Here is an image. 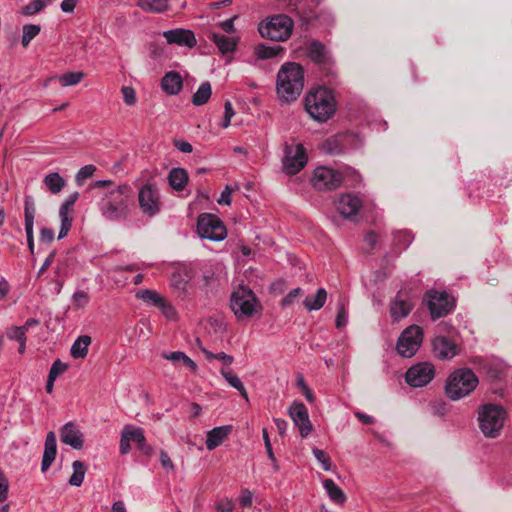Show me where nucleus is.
Returning <instances> with one entry per match:
<instances>
[{"label": "nucleus", "instance_id": "1", "mask_svg": "<svg viewBox=\"0 0 512 512\" xmlns=\"http://www.w3.org/2000/svg\"><path fill=\"white\" fill-rule=\"evenodd\" d=\"M94 188H107L99 202L102 215L111 221L124 220L128 216L132 201V190L129 185H115L111 180H98Z\"/></svg>", "mask_w": 512, "mask_h": 512}, {"label": "nucleus", "instance_id": "2", "mask_svg": "<svg viewBox=\"0 0 512 512\" xmlns=\"http://www.w3.org/2000/svg\"><path fill=\"white\" fill-rule=\"evenodd\" d=\"M304 88V70L295 62L284 63L276 80V91L281 102L295 101Z\"/></svg>", "mask_w": 512, "mask_h": 512}, {"label": "nucleus", "instance_id": "3", "mask_svg": "<svg viewBox=\"0 0 512 512\" xmlns=\"http://www.w3.org/2000/svg\"><path fill=\"white\" fill-rule=\"evenodd\" d=\"M304 106L312 119L322 123L334 115L337 103L331 89L319 86L309 90L305 96Z\"/></svg>", "mask_w": 512, "mask_h": 512}, {"label": "nucleus", "instance_id": "4", "mask_svg": "<svg viewBox=\"0 0 512 512\" xmlns=\"http://www.w3.org/2000/svg\"><path fill=\"white\" fill-rule=\"evenodd\" d=\"M479 383L478 377L470 368H459L454 370L447 378L445 394L452 400L457 401L470 395Z\"/></svg>", "mask_w": 512, "mask_h": 512}, {"label": "nucleus", "instance_id": "5", "mask_svg": "<svg viewBox=\"0 0 512 512\" xmlns=\"http://www.w3.org/2000/svg\"><path fill=\"white\" fill-rule=\"evenodd\" d=\"M293 28V20L285 14L269 16L258 25L261 37L275 42H284L289 39Z\"/></svg>", "mask_w": 512, "mask_h": 512}, {"label": "nucleus", "instance_id": "6", "mask_svg": "<svg viewBox=\"0 0 512 512\" xmlns=\"http://www.w3.org/2000/svg\"><path fill=\"white\" fill-rule=\"evenodd\" d=\"M506 417L507 414L503 407L496 404H484L478 411L479 428L486 437L496 438L503 428Z\"/></svg>", "mask_w": 512, "mask_h": 512}, {"label": "nucleus", "instance_id": "7", "mask_svg": "<svg viewBox=\"0 0 512 512\" xmlns=\"http://www.w3.org/2000/svg\"><path fill=\"white\" fill-rule=\"evenodd\" d=\"M230 306L239 320L251 318L262 308L255 293L244 286H240L232 293Z\"/></svg>", "mask_w": 512, "mask_h": 512}, {"label": "nucleus", "instance_id": "8", "mask_svg": "<svg viewBox=\"0 0 512 512\" xmlns=\"http://www.w3.org/2000/svg\"><path fill=\"white\" fill-rule=\"evenodd\" d=\"M308 156L301 143L295 145L286 143L282 158V170L286 175L292 176L300 172L307 164Z\"/></svg>", "mask_w": 512, "mask_h": 512}, {"label": "nucleus", "instance_id": "9", "mask_svg": "<svg viewBox=\"0 0 512 512\" xmlns=\"http://www.w3.org/2000/svg\"><path fill=\"white\" fill-rule=\"evenodd\" d=\"M197 232L203 239L222 241L227 236V230L220 218L214 214L203 213L197 219Z\"/></svg>", "mask_w": 512, "mask_h": 512}, {"label": "nucleus", "instance_id": "10", "mask_svg": "<svg viewBox=\"0 0 512 512\" xmlns=\"http://www.w3.org/2000/svg\"><path fill=\"white\" fill-rule=\"evenodd\" d=\"M423 341V331L420 326L412 325L406 328L397 341V351L403 357H412L419 350Z\"/></svg>", "mask_w": 512, "mask_h": 512}, {"label": "nucleus", "instance_id": "11", "mask_svg": "<svg viewBox=\"0 0 512 512\" xmlns=\"http://www.w3.org/2000/svg\"><path fill=\"white\" fill-rule=\"evenodd\" d=\"M427 306L433 319L451 313L455 300L446 291L430 290L426 294Z\"/></svg>", "mask_w": 512, "mask_h": 512}, {"label": "nucleus", "instance_id": "12", "mask_svg": "<svg viewBox=\"0 0 512 512\" xmlns=\"http://www.w3.org/2000/svg\"><path fill=\"white\" fill-rule=\"evenodd\" d=\"M435 377L434 365L430 362H420L411 366L405 373L406 383L413 388L428 385Z\"/></svg>", "mask_w": 512, "mask_h": 512}, {"label": "nucleus", "instance_id": "13", "mask_svg": "<svg viewBox=\"0 0 512 512\" xmlns=\"http://www.w3.org/2000/svg\"><path fill=\"white\" fill-rule=\"evenodd\" d=\"M311 182L317 190H333L341 184L342 175L332 168L320 166L314 170Z\"/></svg>", "mask_w": 512, "mask_h": 512}, {"label": "nucleus", "instance_id": "14", "mask_svg": "<svg viewBox=\"0 0 512 512\" xmlns=\"http://www.w3.org/2000/svg\"><path fill=\"white\" fill-rule=\"evenodd\" d=\"M138 202L144 214L148 216L156 215L161 207L159 190L153 184H145L139 190Z\"/></svg>", "mask_w": 512, "mask_h": 512}, {"label": "nucleus", "instance_id": "15", "mask_svg": "<svg viewBox=\"0 0 512 512\" xmlns=\"http://www.w3.org/2000/svg\"><path fill=\"white\" fill-rule=\"evenodd\" d=\"M288 414L294 425L299 428L301 437L306 438L313 429L306 406L301 402H293L288 409Z\"/></svg>", "mask_w": 512, "mask_h": 512}, {"label": "nucleus", "instance_id": "16", "mask_svg": "<svg viewBox=\"0 0 512 512\" xmlns=\"http://www.w3.org/2000/svg\"><path fill=\"white\" fill-rule=\"evenodd\" d=\"M163 37L168 44H176L187 48H193L197 45V40L193 31L189 29L176 28L163 32Z\"/></svg>", "mask_w": 512, "mask_h": 512}, {"label": "nucleus", "instance_id": "17", "mask_svg": "<svg viewBox=\"0 0 512 512\" xmlns=\"http://www.w3.org/2000/svg\"><path fill=\"white\" fill-rule=\"evenodd\" d=\"M361 206L362 200L352 193L341 195L336 202L337 211L347 219L356 216Z\"/></svg>", "mask_w": 512, "mask_h": 512}, {"label": "nucleus", "instance_id": "18", "mask_svg": "<svg viewBox=\"0 0 512 512\" xmlns=\"http://www.w3.org/2000/svg\"><path fill=\"white\" fill-rule=\"evenodd\" d=\"M434 356L440 360H448L457 354V346L445 336H436L432 341Z\"/></svg>", "mask_w": 512, "mask_h": 512}, {"label": "nucleus", "instance_id": "19", "mask_svg": "<svg viewBox=\"0 0 512 512\" xmlns=\"http://www.w3.org/2000/svg\"><path fill=\"white\" fill-rule=\"evenodd\" d=\"M413 308V303L409 297L402 292H398L390 304V313L393 321H400L409 315Z\"/></svg>", "mask_w": 512, "mask_h": 512}, {"label": "nucleus", "instance_id": "20", "mask_svg": "<svg viewBox=\"0 0 512 512\" xmlns=\"http://www.w3.org/2000/svg\"><path fill=\"white\" fill-rule=\"evenodd\" d=\"M79 197L78 192H74L68 196L65 202L61 205L59 209V217L61 220V228L59 231L58 239L64 238L72 226V218L69 216V210L75 204Z\"/></svg>", "mask_w": 512, "mask_h": 512}, {"label": "nucleus", "instance_id": "21", "mask_svg": "<svg viewBox=\"0 0 512 512\" xmlns=\"http://www.w3.org/2000/svg\"><path fill=\"white\" fill-rule=\"evenodd\" d=\"M60 440L76 450L83 447V434L73 422H68L62 427L60 430Z\"/></svg>", "mask_w": 512, "mask_h": 512}, {"label": "nucleus", "instance_id": "22", "mask_svg": "<svg viewBox=\"0 0 512 512\" xmlns=\"http://www.w3.org/2000/svg\"><path fill=\"white\" fill-rule=\"evenodd\" d=\"M57 454V441L55 433L50 431L45 440L44 453L42 457L41 470L45 472L49 469L51 464L56 458Z\"/></svg>", "mask_w": 512, "mask_h": 512}, {"label": "nucleus", "instance_id": "23", "mask_svg": "<svg viewBox=\"0 0 512 512\" xmlns=\"http://www.w3.org/2000/svg\"><path fill=\"white\" fill-rule=\"evenodd\" d=\"M183 87L181 75L176 71L167 72L161 79V88L169 95H177Z\"/></svg>", "mask_w": 512, "mask_h": 512}, {"label": "nucleus", "instance_id": "24", "mask_svg": "<svg viewBox=\"0 0 512 512\" xmlns=\"http://www.w3.org/2000/svg\"><path fill=\"white\" fill-rule=\"evenodd\" d=\"M232 430L231 425L218 426L207 433L206 447L208 450H214L228 437Z\"/></svg>", "mask_w": 512, "mask_h": 512}, {"label": "nucleus", "instance_id": "25", "mask_svg": "<svg viewBox=\"0 0 512 512\" xmlns=\"http://www.w3.org/2000/svg\"><path fill=\"white\" fill-rule=\"evenodd\" d=\"M124 431L126 432L128 439L137 444L139 450L144 452L145 454H150L152 448L150 445L146 444V438L144 435V430L141 427H134L132 425H125Z\"/></svg>", "mask_w": 512, "mask_h": 512}, {"label": "nucleus", "instance_id": "26", "mask_svg": "<svg viewBox=\"0 0 512 512\" xmlns=\"http://www.w3.org/2000/svg\"><path fill=\"white\" fill-rule=\"evenodd\" d=\"M169 185L175 191H183L188 183V173L185 169L176 167L170 170L168 174Z\"/></svg>", "mask_w": 512, "mask_h": 512}, {"label": "nucleus", "instance_id": "27", "mask_svg": "<svg viewBox=\"0 0 512 512\" xmlns=\"http://www.w3.org/2000/svg\"><path fill=\"white\" fill-rule=\"evenodd\" d=\"M308 57L317 64H326L329 56L326 47L319 41H312L307 47Z\"/></svg>", "mask_w": 512, "mask_h": 512}, {"label": "nucleus", "instance_id": "28", "mask_svg": "<svg viewBox=\"0 0 512 512\" xmlns=\"http://www.w3.org/2000/svg\"><path fill=\"white\" fill-rule=\"evenodd\" d=\"M327 301V291L324 288L317 289L314 295H308L303 305L307 311H318L320 310Z\"/></svg>", "mask_w": 512, "mask_h": 512}, {"label": "nucleus", "instance_id": "29", "mask_svg": "<svg viewBox=\"0 0 512 512\" xmlns=\"http://www.w3.org/2000/svg\"><path fill=\"white\" fill-rule=\"evenodd\" d=\"M322 484L331 501L340 505L346 502L345 493L332 479H325Z\"/></svg>", "mask_w": 512, "mask_h": 512}, {"label": "nucleus", "instance_id": "30", "mask_svg": "<svg viewBox=\"0 0 512 512\" xmlns=\"http://www.w3.org/2000/svg\"><path fill=\"white\" fill-rule=\"evenodd\" d=\"M43 184L51 194H58L66 185V180L57 172H50L43 178Z\"/></svg>", "mask_w": 512, "mask_h": 512}, {"label": "nucleus", "instance_id": "31", "mask_svg": "<svg viewBox=\"0 0 512 512\" xmlns=\"http://www.w3.org/2000/svg\"><path fill=\"white\" fill-rule=\"evenodd\" d=\"M91 344V337L88 335L79 336L71 346L70 353L75 359L85 358L88 354V347Z\"/></svg>", "mask_w": 512, "mask_h": 512}, {"label": "nucleus", "instance_id": "32", "mask_svg": "<svg viewBox=\"0 0 512 512\" xmlns=\"http://www.w3.org/2000/svg\"><path fill=\"white\" fill-rule=\"evenodd\" d=\"M212 40L222 54L233 52L237 45V41L234 37L219 33H213Z\"/></svg>", "mask_w": 512, "mask_h": 512}, {"label": "nucleus", "instance_id": "33", "mask_svg": "<svg viewBox=\"0 0 512 512\" xmlns=\"http://www.w3.org/2000/svg\"><path fill=\"white\" fill-rule=\"evenodd\" d=\"M137 6L149 13H163L165 12L169 7V1L168 0H138Z\"/></svg>", "mask_w": 512, "mask_h": 512}, {"label": "nucleus", "instance_id": "34", "mask_svg": "<svg viewBox=\"0 0 512 512\" xmlns=\"http://www.w3.org/2000/svg\"><path fill=\"white\" fill-rule=\"evenodd\" d=\"M220 374L222 375V377L227 381V383L231 387H233L240 393V395L246 401L249 400L246 388H245L244 384L242 383V381L240 380V378L236 374H234L233 372L226 370V369H221Z\"/></svg>", "mask_w": 512, "mask_h": 512}, {"label": "nucleus", "instance_id": "35", "mask_svg": "<svg viewBox=\"0 0 512 512\" xmlns=\"http://www.w3.org/2000/svg\"><path fill=\"white\" fill-rule=\"evenodd\" d=\"M284 49L280 45L259 44L255 47V55L258 59H272L277 57Z\"/></svg>", "mask_w": 512, "mask_h": 512}, {"label": "nucleus", "instance_id": "36", "mask_svg": "<svg viewBox=\"0 0 512 512\" xmlns=\"http://www.w3.org/2000/svg\"><path fill=\"white\" fill-rule=\"evenodd\" d=\"M212 94L211 84L208 81L201 83L197 91L192 96V103L195 106H201L208 102Z\"/></svg>", "mask_w": 512, "mask_h": 512}, {"label": "nucleus", "instance_id": "37", "mask_svg": "<svg viewBox=\"0 0 512 512\" xmlns=\"http://www.w3.org/2000/svg\"><path fill=\"white\" fill-rule=\"evenodd\" d=\"M163 357L173 363L182 362L191 371L197 369V364L182 351L166 352L163 353Z\"/></svg>", "mask_w": 512, "mask_h": 512}, {"label": "nucleus", "instance_id": "38", "mask_svg": "<svg viewBox=\"0 0 512 512\" xmlns=\"http://www.w3.org/2000/svg\"><path fill=\"white\" fill-rule=\"evenodd\" d=\"M191 278L192 276L190 271L184 268L173 273L171 277V285L177 290L184 291Z\"/></svg>", "mask_w": 512, "mask_h": 512}, {"label": "nucleus", "instance_id": "39", "mask_svg": "<svg viewBox=\"0 0 512 512\" xmlns=\"http://www.w3.org/2000/svg\"><path fill=\"white\" fill-rule=\"evenodd\" d=\"M73 473L68 481L71 486L80 487L83 483L86 467L83 462L76 460L72 463Z\"/></svg>", "mask_w": 512, "mask_h": 512}, {"label": "nucleus", "instance_id": "40", "mask_svg": "<svg viewBox=\"0 0 512 512\" xmlns=\"http://www.w3.org/2000/svg\"><path fill=\"white\" fill-rule=\"evenodd\" d=\"M50 3L51 0H33L21 7L20 13L24 16H33L44 10Z\"/></svg>", "mask_w": 512, "mask_h": 512}, {"label": "nucleus", "instance_id": "41", "mask_svg": "<svg viewBox=\"0 0 512 512\" xmlns=\"http://www.w3.org/2000/svg\"><path fill=\"white\" fill-rule=\"evenodd\" d=\"M136 297L143 302L156 306L157 308L159 307L161 301L164 299L158 292L150 289H141L137 291Z\"/></svg>", "mask_w": 512, "mask_h": 512}, {"label": "nucleus", "instance_id": "42", "mask_svg": "<svg viewBox=\"0 0 512 512\" xmlns=\"http://www.w3.org/2000/svg\"><path fill=\"white\" fill-rule=\"evenodd\" d=\"M21 44L23 47H27L30 42L40 33L41 28L36 24H26L22 29Z\"/></svg>", "mask_w": 512, "mask_h": 512}, {"label": "nucleus", "instance_id": "43", "mask_svg": "<svg viewBox=\"0 0 512 512\" xmlns=\"http://www.w3.org/2000/svg\"><path fill=\"white\" fill-rule=\"evenodd\" d=\"M413 241V236L409 231H398L394 235V244L400 250L407 249Z\"/></svg>", "mask_w": 512, "mask_h": 512}, {"label": "nucleus", "instance_id": "44", "mask_svg": "<svg viewBox=\"0 0 512 512\" xmlns=\"http://www.w3.org/2000/svg\"><path fill=\"white\" fill-rule=\"evenodd\" d=\"M84 77L82 72H67L58 77L59 82L63 87L73 86L78 84Z\"/></svg>", "mask_w": 512, "mask_h": 512}, {"label": "nucleus", "instance_id": "45", "mask_svg": "<svg viewBox=\"0 0 512 512\" xmlns=\"http://www.w3.org/2000/svg\"><path fill=\"white\" fill-rule=\"evenodd\" d=\"M322 150L326 154L337 155L343 152V148L336 137H331L325 140L322 145Z\"/></svg>", "mask_w": 512, "mask_h": 512}, {"label": "nucleus", "instance_id": "46", "mask_svg": "<svg viewBox=\"0 0 512 512\" xmlns=\"http://www.w3.org/2000/svg\"><path fill=\"white\" fill-rule=\"evenodd\" d=\"M36 213L35 201L31 195H26L24 199L25 221H34Z\"/></svg>", "mask_w": 512, "mask_h": 512}, {"label": "nucleus", "instance_id": "47", "mask_svg": "<svg viewBox=\"0 0 512 512\" xmlns=\"http://www.w3.org/2000/svg\"><path fill=\"white\" fill-rule=\"evenodd\" d=\"M68 369V365L60 359H56L49 370L48 378L56 380L61 374Z\"/></svg>", "mask_w": 512, "mask_h": 512}, {"label": "nucleus", "instance_id": "48", "mask_svg": "<svg viewBox=\"0 0 512 512\" xmlns=\"http://www.w3.org/2000/svg\"><path fill=\"white\" fill-rule=\"evenodd\" d=\"M26 334L27 332L21 326H13L6 332L10 340L17 341L18 343L27 340Z\"/></svg>", "mask_w": 512, "mask_h": 512}, {"label": "nucleus", "instance_id": "49", "mask_svg": "<svg viewBox=\"0 0 512 512\" xmlns=\"http://www.w3.org/2000/svg\"><path fill=\"white\" fill-rule=\"evenodd\" d=\"M430 411L433 415L442 417L447 412V404L442 399H436L429 403Z\"/></svg>", "mask_w": 512, "mask_h": 512}, {"label": "nucleus", "instance_id": "50", "mask_svg": "<svg viewBox=\"0 0 512 512\" xmlns=\"http://www.w3.org/2000/svg\"><path fill=\"white\" fill-rule=\"evenodd\" d=\"M312 453L325 471L331 470V459L323 450L314 448Z\"/></svg>", "mask_w": 512, "mask_h": 512}, {"label": "nucleus", "instance_id": "51", "mask_svg": "<svg viewBox=\"0 0 512 512\" xmlns=\"http://www.w3.org/2000/svg\"><path fill=\"white\" fill-rule=\"evenodd\" d=\"M162 314L168 319V320H176L177 319V311L175 307L167 302L165 299H163L158 307Z\"/></svg>", "mask_w": 512, "mask_h": 512}, {"label": "nucleus", "instance_id": "52", "mask_svg": "<svg viewBox=\"0 0 512 512\" xmlns=\"http://www.w3.org/2000/svg\"><path fill=\"white\" fill-rule=\"evenodd\" d=\"M96 170V167L92 164L85 165L79 169L76 174V182L78 185H82L83 181L90 178Z\"/></svg>", "mask_w": 512, "mask_h": 512}, {"label": "nucleus", "instance_id": "53", "mask_svg": "<svg viewBox=\"0 0 512 512\" xmlns=\"http://www.w3.org/2000/svg\"><path fill=\"white\" fill-rule=\"evenodd\" d=\"M338 311L336 316V327L342 328L345 327L348 322V315L345 310V305L343 301H339L338 303Z\"/></svg>", "mask_w": 512, "mask_h": 512}, {"label": "nucleus", "instance_id": "54", "mask_svg": "<svg viewBox=\"0 0 512 512\" xmlns=\"http://www.w3.org/2000/svg\"><path fill=\"white\" fill-rule=\"evenodd\" d=\"M235 112L232 106V103L230 101H226L224 103V117L221 122L222 128H228L231 122L232 117L234 116Z\"/></svg>", "mask_w": 512, "mask_h": 512}, {"label": "nucleus", "instance_id": "55", "mask_svg": "<svg viewBox=\"0 0 512 512\" xmlns=\"http://www.w3.org/2000/svg\"><path fill=\"white\" fill-rule=\"evenodd\" d=\"M121 92L123 95V100L126 105H134L136 103V93L135 90L130 86H123L121 88Z\"/></svg>", "mask_w": 512, "mask_h": 512}, {"label": "nucleus", "instance_id": "56", "mask_svg": "<svg viewBox=\"0 0 512 512\" xmlns=\"http://www.w3.org/2000/svg\"><path fill=\"white\" fill-rule=\"evenodd\" d=\"M215 508L219 512H232L234 510V502L230 498H223L216 502Z\"/></svg>", "mask_w": 512, "mask_h": 512}, {"label": "nucleus", "instance_id": "57", "mask_svg": "<svg viewBox=\"0 0 512 512\" xmlns=\"http://www.w3.org/2000/svg\"><path fill=\"white\" fill-rule=\"evenodd\" d=\"M72 299L77 307H84L88 304L89 296L84 291H76L73 294Z\"/></svg>", "mask_w": 512, "mask_h": 512}, {"label": "nucleus", "instance_id": "58", "mask_svg": "<svg viewBox=\"0 0 512 512\" xmlns=\"http://www.w3.org/2000/svg\"><path fill=\"white\" fill-rule=\"evenodd\" d=\"M302 293V289L301 288H294L292 289L281 301V305L283 307H287L289 305H291L294 300L299 297Z\"/></svg>", "mask_w": 512, "mask_h": 512}, {"label": "nucleus", "instance_id": "59", "mask_svg": "<svg viewBox=\"0 0 512 512\" xmlns=\"http://www.w3.org/2000/svg\"><path fill=\"white\" fill-rule=\"evenodd\" d=\"M253 502V494L248 489H242L239 497V503L242 507H250Z\"/></svg>", "mask_w": 512, "mask_h": 512}, {"label": "nucleus", "instance_id": "60", "mask_svg": "<svg viewBox=\"0 0 512 512\" xmlns=\"http://www.w3.org/2000/svg\"><path fill=\"white\" fill-rule=\"evenodd\" d=\"M131 446H130V440L128 439V436L124 429L121 431V439H120V446L119 451L122 455H126L130 452Z\"/></svg>", "mask_w": 512, "mask_h": 512}, {"label": "nucleus", "instance_id": "61", "mask_svg": "<svg viewBox=\"0 0 512 512\" xmlns=\"http://www.w3.org/2000/svg\"><path fill=\"white\" fill-rule=\"evenodd\" d=\"M54 239V231L50 228H42L40 230V241L42 243H51Z\"/></svg>", "mask_w": 512, "mask_h": 512}, {"label": "nucleus", "instance_id": "62", "mask_svg": "<svg viewBox=\"0 0 512 512\" xmlns=\"http://www.w3.org/2000/svg\"><path fill=\"white\" fill-rule=\"evenodd\" d=\"M8 493V481L3 473L0 472V502H3L7 498Z\"/></svg>", "mask_w": 512, "mask_h": 512}, {"label": "nucleus", "instance_id": "63", "mask_svg": "<svg viewBox=\"0 0 512 512\" xmlns=\"http://www.w3.org/2000/svg\"><path fill=\"white\" fill-rule=\"evenodd\" d=\"M160 463L166 469H169V470L174 469V464H173L170 456L168 455L167 452H165L163 450L160 451Z\"/></svg>", "mask_w": 512, "mask_h": 512}, {"label": "nucleus", "instance_id": "64", "mask_svg": "<svg viewBox=\"0 0 512 512\" xmlns=\"http://www.w3.org/2000/svg\"><path fill=\"white\" fill-rule=\"evenodd\" d=\"M231 193L232 190L229 186H226L222 191L220 198L218 199L219 204L230 205L231 204Z\"/></svg>", "mask_w": 512, "mask_h": 512}]
</instances>
